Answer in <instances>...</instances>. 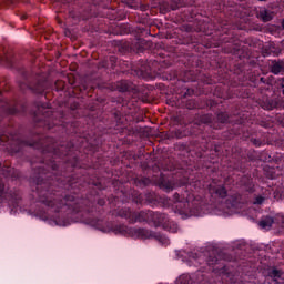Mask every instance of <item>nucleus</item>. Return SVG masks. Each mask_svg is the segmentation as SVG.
<instances>
[{
	"label": "nucleus",
	"instance_id": "obj_1",
	"mask_svg": "<svg viewBox=\"0 0 284 284\" xmlns=\"http://www.w3.org/2000/svg\"><path fill=\"white\" fill-rule=\"evenodd\" d=\"M74 142L59 144L53 138V225L68 227L72 223H84L100 232H112L115 236L129 239H156L162 245H170L168 236L143 227L105 222L97 217L105 205V180L90 172L103 163L92 164L90 154Z\"/></svg>",
	"mask_w": 284,
	"mask_h": 284
},
{
	"label": "nucleus",
	"instance_id": "obj_2",
	"mask_svg": "<svg viewBox=\"0 0 284 284\" xmlns=\"http://www.w3.org/2000/svg\"><path fill=\"white\" fill-rule=\"evenodd\" d=\"M155 185L163 190V192H172L176 187H184V193L173 194V207L175 214L184 216H203L207 207H216L217 210H230L239 205V195H227V187L225 182L219 179H203L195 180L190 183V180L185 176L168 178L161 173L155 179Z\"/></svg>",
	"mask_w": 284,
	"mask_h": 284
},
{
	"label": "nucleus",
	"instance_id": "obj_3",
	"mask_svg": "<svg viewBox=\"0 0 284 284\" xmlns=\"http://www.w3.org/2000/svg\"><path fill=\"white\" fill-rule=\"evenodd\" d=\"M225 123H230V115L226 112H219L216 118L212 115V113L195 114L193 122L173 132L175 139L195 136L191 140L190 144H178V150L182 152H207V150H210V135L203 132V130H205V128L221 130Z\"/></svg>",
	"mask_w": 284,
	"mask_h": 284
},
{
	"label": "nucleus",
	"instance_id": "obj_4",
	"mask_svg": "<svg viewBox=\"0 0 284 284\" xmlns=\"http://www.w3.org/2000/svg\"><path fill=\"white\" fill-rule=\"evenodd\" d=\"M33 121L38 128L47 132H61V134H81L79 121H69L63 111H53L45 102H34L31 111Z\"/></svg>",
	"mask_w": 284,
	"mask_h": 284
},
{
	"label": "nucleus",
	"instance_id": "obj_5",
	"mask_svg": "<svg viewBox=\"0 0 284 284\" xmlns=\"http://www.w3.org/2000/svg\"><path fill=\"white\" fill-rule=\"evenodd\" d=\"M118 216H120V219H125V221L132 225H134V223H148V225H154V227H163V230L171 232L172 234L179 232V224L170 220L165 213L150 210L136 212L129 207H123L118 211Z\"/></svg>",
	"mask_w": 284,
	"mask_h": 284
},
{
	"label": "nucleus",
	"instance_id": "obj_6",
	"mask_svg": "<svg viewBox=\"0 0 284 284\" xmlns=\"http://www.w3.org/2000/svg\"><path fill=\"white\" fill-rule=\"evenodd\" d=\"M8 179L19 181L21 179V171L3 165L0 162V203H6L10 207V214H17L19 203H21V191L17 189L10 190Z\"/></svg>",
	"mask_w": 284,
	"mask_h": 284
},
{
	"label": "nucleus",
	"instance_id": "obj_7",
	"mask_svg": "<svg viewBox=\"0 0 284 284\" xmlns=\"http://www.w3.org/2000/svg\"><path fill=\"white\" fill-rule=\"evenodd\" d=\"M20 77L21 80L18 82V85L21 92L30 90L34 94H43L48 90V77L44 73L22 68L20 69Z\"/></svg>",
	"mask_w": 284,
	"mask_h": 284
},
{
	"label": "nucleus",
	"instance_id": "obj_8",
	"mask_svg": "<svg viewBox=\"0 0 284 284\" xmlns=\"http://www.w3.org/2000/svg\"><path fill=\"white\" fill-rule=\"evenodd\" d=\"M190 258L191 260L189 262V265H195V266L203 265V261H205L211 272H214L215 274H220L223 281H225V278H230V271H227V266L215 254L205 256L199 253H191Z\"/></svg>",
	"mask_w": 284,
	"mask_h": 284
},
{
	"label": "nucleus",
	"instance_id": "obj_9",
	"mask_svg": "<svg viewBox=\"0 0 284 284\" xmlns=\"http://www.w3.org/2000/svg\"><path fill=\"white\" fill-rule=\"evenodd\" d=\"M159 70V61L156 60H140L135 65H133V72L135 75L142 79H150L153 72Z\"/></svg>",
	"mask_w": 284,
	"mask_h": 284
},
{
	"label": "nucleus",
	"instance_id": "obj_10",
	"mask_svg": "<svg viewBox=\"0 0 284 284\" xmlns=\"http://www.w3.org/2000/svg\"><path fill=\"white\" fill-rule=\"evenodd\" d=\"M187 94H190V90L184 93V98L182 99L183 108H186L187 110L209 108V110H211L212 112H216V110H219L217 101L207 100L205 102V105H201L199 104V101H196L194 98L187 99Z\"/></svg>",
	"mask_w": 284,
	"mask_h": 284
},
{
	"label": "nucleus",
	"instance_id": "obj_11",
	"mask_svg": "<svg viewBox=\"0 0 284 284\" xmlns=\"http://www.w3.org/2000/svg\"><path fill=\"white\" fill-rule=\"evenodd\" d=\"M131 196L133 203H136V205H143V203L150 205V207L159 205V195L155 192H146L143 195L139 191H132Z\"/></svg>",
	"mask_w": 284,
	"mask_h": 284
},
{
	"label": "nucleus",
	"instance_id": "obj_12",
	"mask_svg": "<svg viewBox=\"0 0 284 284\" xmlns=\"http://www.w3.org/2000/svg\"><path fill=\"white\" fill-rule=\"evenodd\" d=\"M258 225L262 230H271L272 225H276L277 227H281V230H284V215L283 213H278L274 217L264 215L260 220Z\"/></svg>",
	"mask_w": 284,
	"mask_h": 284
},
{
	"label": "nucleus",
	"instance_id": "obj_13",
	"mask_svg": "<svg viewBox=\"0 0 284 284\" xmlns=\"http://www.w3.org/2000/svg\"><path fill=\"white\" fill-rule=\"evenodd\" d=\"M112 120L115 124L113 134H123L125 128H128L126 119L121 111L115 110L112 112Z\"/></svg>",
	"mask_w": 284,
	"mask_h": 284
},
{
	"label": "nucleus",
	"instance_id": "obj_14",
	"mask_svg": "<svg viewBox=\"0 0 284 284\" xmlns=\"http://www.w3.org/2000/svg\"><path fill=\"white\" fill-rule=\"evenodd\" d=\"M266 281L268 284H284V273L276 266L270 267L266 273Z\"/></svg>",
	"mask_w": 284,
	"mask_h": 284
},
{
	"label": "nucleus",
	"instance_id": "obj_15",
	"mask_svg": "<svg viewBox=\"0 0 284 284\" xmlns=\"http://www.w3.org/2000/svg\"><path fill=\"white\" fill-rule=\"evenodd\" d=\"M166 81H178V83H187V81H196V77L192 75V71H186L184 73V79L179 78L176 71H170L165 75Z\"/></svg>",
	"mask_w": 284,
	"mask_h": 284
},
{
	"label": "nucleus",
	"instance_id": "obj_16",
	"mask_svg": "<svg viewBox=\"0 0 284 284\" xmlns=\"http://www.w3.org/2000/svg\"><path fill=\"white\" fill-rule=\"evenodd\" d=\"M236 74H237V80L240 81V83H245V81H251L253 83V85L256 88L258 87V77L254 73H245V70H243V68H239L236 70Z\"/></svg>",
	"mask_w": 284,
	"mask_h": 284
},
{
	"label": "nucleus",
	"instance_id": "obj_17",
	"mask_svg": "<svg viewBox=\"0 0 284 284\" xmlns=\"http://www.w3.org/2000/svg\"><path fill=\"white\" fill-rule=\"evenodd\" d=\"M116 90L119 92H132L133 94H136L139 90L136 89V84H134L130 80H121L116 82Z\"/></svg>",
	"mask_w": 284,
	"mask_h": 284
},
{
	"label": "nucleus",
	"instance_id": "obj_18",
	"mask_svg": "<svg viewBox=\"0 0 284 284\" xmlns=\"http://www.w3.org/2000/svg\"><path fill=\"white\" fill-rule=\"evenodd\" d=\"M256 17L260 19V21H263V23H268V21L274 19V11L268 10L265 7H261L256 10Z\"/></svg>",
	"mask_w": 284,
	"mask_h": 284
},
{
	"label": "nucleus",
	"instance_id": "obj_19",
	"mask_svg": "<svg viewBox=\"0 0 284 284\" xmlns=\"http://www.w3.org/2000/svg\"><path fill=\"white\" fill-rule=\"evenodd\" d=\"M268 70L272 74H281L284 72V60H270Z\"/></svg>",
	"mask_w": 284,
	"mask_h": 284
},
{
	"label": "nucleus",
	"instance_id": "obj_20",
	"mask_svg": "<svg viewBox=\"0 0 284 284\" xmlns=\"http://www.w3.org/2000/svg\"><path fill=\"white\" fill-rule=\"evenodd\" d=\"M247 139H250V142L254 148H262V145H265L266 143L265 134L263 133H252L251 135H247Z\"/></svg>",
	"mask_w": 284,
	"mask_h": 284
},
{
	"label": "nucleus",
	"instance_id": "obj_21",
	"mask_svg": "<svg viewBox=\"0 0 284 284\" xmlns=\"http://www.w3.org/2000/svg\"><path fill=\"white\" fill-rule=\"evenodd\" d=\"M232 54L235 55V58L242 60V59H250V49L247 47H234L231 50Z\"/></svg>",
	"mask_w": 284,
	"mask_h": 284
},
{
	"label": "nucleus",
	"instance_id": "obj_22",
	"mask_svg": "<svg viewBox=\"0 0 284 284\" xmlns=\"http://www.w3.org/2000/svg\"><path fill=\"white\" fill-rule=\"evenodd\" d=\"M264 172H265V176L271 180H274L277 176H281L282 174H284V171L283 169H281V166H276V168L266 166L264 168Z\"/></svg>",
	"mask_w": 284,
	"mask_h": 284
},
{
	"label": "nucleus",
	"instance_id": "obj_23",
	"mask_svg": "<svg viewBox=\"0 0 284 284\" xmlns=\"http://www.w3.org/2000/svg\"><path fill=\"white\" fill-rule=\"evenodd\" d=\"M133 183L135 187H140V190H143L150 185H152V179L145 178V176H138L133 180Z\"/></svg>",
	"mask_w": 284,
	"mask_h": 284
},
{
	"label": "nucleus",
	"instance_id": "obj_24",
	"mask_svg": "<svg viewBox=\"0 0 284 284\" xmlns=\"http://www.w3.org/2000/svg\"><path fill=\"white\" fill-rule=\"evenodd\" d=\"M280 103L278 100L276 99H266L265 101L262 102V108L263 110H276L278 108Z\"/></svg>",
	"mask_w": 284,
	"mask_h": 284
},
{
	"label": "nucleus",
	"instance_id": "obj_25",
	"mask_svg": "<svg viewBox=\"0 0 284 284\" xmlns=\"http://www.w3.org/2000/svg\"><path fill=\"white\" fill-rule=\"evenodd\" d=\"M138 52H145L152 48V41L145 39H138L136 42Z\"/></svg>",
	"mask_w": 284,
	"mask_h": 284
},
{
	"label": "nucleus",
	"instance_id": "obj_26",
	"mask_svg": "<svg viewBox=\"0 0 284 284\" xmlns=\"http://www.w3.org/2000/svg\"><path fill=\"white\" fill-rule=\"evenodd\" d=\"M0 63L2 65H7V68H14L16 65V60H14V57L12 55H0Z\"/></svg>",
	"mask_w": 284,
	"mask_h": 284
},
{
	"label": "nucleus",
	"instance_id": "obj_27",
	"mask_svg": "<svg viewBox=\"0 0 284 284\" xmlns=\"http://www.w3.org/2000/svg\"><path fill=\"white\" fill-rule=\"evenodd\" d=\"M267 197L264 195H254L253 197V205H263Z\"/></svg>",
	"mask_w": 284,
	"mask_h": 284
},
{
	"label": "nucleus",
	"instance_id": "obj_28",
	"mask_svg": "<svg viewBox=\"0 0 284 284\" xmlns=\"http://www.w3.org/2000/svg\"><path fill=\"white\" fill-rule=\"evenodd\" d=\"M128 8H131V10H139L141 8V2L140 1H131L129 0L126 2Z\"/></svg>",
	"mask_w": 284,
	"mask_h": 284
},
{
	"label": "nucleus",
	"instance_id": "obj_29",
	"mask_svg": "<svg viewBox=\"0 0 284 284\" xmlns=\"http://www.w3.org/2000/svg\"><path fill=\"white\" fill-rule=\"evenodd\" d=\"M270 83H272V80H270V78L258 75L257 85H270Z\"/></svg>",
	"mask_w": 284,
	"mask_h": 284
},
{
	"label": "nucleus",
	"instance_id": "obj_30",
	"mask_svg": "<svg viewBox=\"0 0 284 284\" xmlns=\"http://www.w3.org/2000/svg\"><path fill=\"white\" fill-rule=\"evenodd\" d=\"M100 143L99 142H95L93 144H90L89 148H90V152L91 154H94L97 152H99V148H100Z\"/></svg>",
	"mask_w": 284,
	"mask_h": 284
},
{
	"label": "nucleus",
	"instance_id": "obj_31",
	"mask_svg": "<svg viewBox=\"0 0 284 284\" xmlns=\"http://www.w3.org/2000/svg\"><path fill=\"white\" fill-rule=\"evenodd\" d=\"M196 283L199 284H205V275L201 272L196 273Z\"/></svg>",
	"mask_w": 284,
	"mask_h": 284
},
{
	"label": "nucleus",
	"instance_id": "obj_32",
	"mask_svg": "<svg viewBox=\"0 0 284 284\" xmlns=\"http://www.w3.org/2000/svg\"><path fill=\"white\" fill-rule=\"evenodd\" d=\"M234 121H235L234 128H236L239 125H241V128H242L243 125H245V120L243 118H237Z\"/></svg>",
	"mask_w": 284,
	"mask_h": 284
},
{
	"label": "nucleus",
	"instance_id": "obj_33",
	"mask_svg": "<svg viewBox=\"0 0 284 284\" xmlns=\"http://www.w3.org/2000/svg\"><path fill=\"white\" fill-rule=\"evenodd\" d=\"M215 92H220V93H217V97H219L220 99H223V97H225V93L221 92V87H220V85H217V87L215 88Z\"/></svg>",
	"mask_w": 284,
	"mask_h": 284
},
{
	"label": "nucleus",
	"instance_id": "obj_34",
	"mask_svg": "<svg viewBox=\"0 0 284 284\" xmlns=\"http://www.w3.org/2000/svg\"><path fill=\"white\" fill-rule=\"evenodd\" d=\"M246 192H250V193L254 192V185L252 184L251 180H248V185L246 187Z\"/></svg>",
	"mask_w": 284,
	"mask_h": 284
},
{
	"label": "nucleus",
	"instance_id": "obj_35",
	"mask_svg": "<svg viewBox=\"0 0 284 284\" xmlns=\"http://www.w3.org/2000/svg\"><path fill=\"white\" fill-rule=\"evenodd\" d=\"M197 32H205V23L200 22V26L197 27Z\"/></svg>",
	"mask_w": 284,
	"mask_h": 284
},
{
	"label": "nucleus",
	"instance_id": "obj_36",
	"mask_svg": "<svg viewBox=\"0 0 284 284\" xmlns=\"http://www.w3.org/2000/svg\"><path fill=\"white\" fill-rule=\"evenodd\" d=\"M113 187H121V182L119 180H113L112 182Z\"/></svg>",
	"mask_w": 284,
	"mask_h": 284
},
{
	"label": "nucleus",
	"instance_id": "obj_37",
	"mask_svg": "<svg viewBox=\"0 0 284 284\" xmlns=\"http://www.w3.org/2000/svg\"><path fill=\"white\" fill-rule=\"evenodd\" d=\"M111 65L114 68V63H116V57L112 55L110 57Z\"/></svg>",
	"mask_w": 284,
	"mask_h": 284
},
{
	"label": "nucleus",
	"instance_id": "obj_38",
	"mask_svg": "<svg viewBox=\"0 0 284 284\" xmlns=\"http://www.w3.org/2000/svg\"><path fill=\"white\" fill-rule=\"evenodd\" d=\"M205 83H206V85H212V78H207V79L205 80Z\"/></svg>",
	"mask_w": 284,
	"mask_h": 284
},
{
	"label": "nucleus",
	"instance_id": "obj_39",
	"mask_svg": "<svg viewBox=\"0 0 284 284\" xmlns=\"http://www.w3.org/2000/svg\"><path fill=\"white\" fill-rule=\"evenodd\" d=\"M261 125H262V128H270V123H267V122H262Z\"/></svg>",
	"mask_w": 284,
	"mask_h": 284
},
{
	"label": "nucleus",
	"instance_id": "obj_40",
	"mask_svg": "<svg viewBox=\"0 0 284 284\" xmlns=\"http://www.w3.org/2000/svg\"><path fill=\"white\" fill-rule=\"evenodd\" d=\"M4 3H14V0H2Z\"/></svg>",
	"mask_w": 284,
	"mask_h": 284
},
{
	"label": "nucleus",
	"instance_id": "obj_41",
	"mask_svg": "<svg viewBox=\"0 0 284 284\" xmlns=\"http://www.w3.org/2000/svg\"><path fill=\"white\" fill-rule=\"evenodd\" d=\"M281 88H284V78L281 80Z\"/></svg>",
	"mask_w": 284,
	"mask_h": 284
},
{
	"label": "nucleus",
	"instance_id": "obj_42",
	"mask_svg": "<svg viewBox=\"0 0 284 284\" xmlns=\"http://www.w3.org/2000/svg\"><path fill=\"white\" fill-rule=\"evenodd\" d=\"M113 199H114V201H119V196H114Z\"/></svg>",
	"mask_w": 284,
	"mask_h": 284
},
{
	"label": "nucleus",
	"instance_id": "obj_43",
	"mask_svg": "<svg viewBox=\"0 0 284 284\" xmlns=\"http://www.w3.org/2000/svg\"><path fill=\"white\" fill-rule=\"evenodd\" d=\"M282 94H283V97H284V87H282Z\"/></svg>",
	"mask_w": 284,
	"mask_h": 284
},
{
	"label": "nucleus",
	"instance_id": "obj_44",
	"mask_svg": "<svg viewBox=\"0 0 284 284\" xmlns=\"http://www.w3.org/2000/svg\"><path fill=\"white\" fill-rule=\"evenodd\" d=\"M282 28H283V30H284V20L282 21Z\"/></svg>",
	"mask_w": 284,
	"mask_h": 284
},
{
	"label": "nucleus",
	"instance_id": "obj_45",
	"mask_svg": "<svg viewBox=\"0 0 284 284\" xmlns=\"http://www.w3.org/2000/svg\"><path fill=\"white\" fill-rule=\"evenodd\" d=\"M235 134H241V131L235 132Z\"/></svg>",
	"mask_w": 284,
	"mask_h": 284
},
{
	"label": "nucleus",
	"instance_id": "obj_46",
	"mask_svg": "<svg viewBox=\"0 0 284 284\" xmlns=\"http://www.w3.org/2000/svg\"><path fill=\"white\" fill-rule=\"evenodd\" d=\"M82 19L85 21V20H88V17H85V18H82Z\"/></svg>",
	"mask_w": 284,
	"mask_h": 284
},
{
	"label": "nucleus",
	"instance_id": "obj_47",
	"mask_svg": "<svg viewBox=\"0 0 284 284\" xmlns=\"http://www.w3.org/2000/svg\"><path fill=\"white\" fill-rule=\"evenodd\" d=\"M264 54H267V55H270V52H264Z\"/></svg>",
	"mask_w": 284,
	"mask_h": 284
},
{
	"label": "nucleus",
	"instance_id": "obj_48",
	"mask_svg": "<svg viewBox=\"0 0 284 284\" xmlns=\"http://www.w3.org/2000/svg\"><path fill=\"white\" fill-rule=\"evenodd\" d=\"M257 1H267V0H257Z\"/></svg>",
	"mask_w": 284,
	"mask_h": 284
}]
</instances>
